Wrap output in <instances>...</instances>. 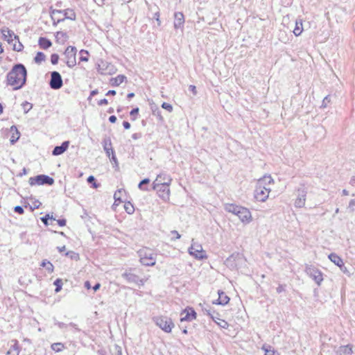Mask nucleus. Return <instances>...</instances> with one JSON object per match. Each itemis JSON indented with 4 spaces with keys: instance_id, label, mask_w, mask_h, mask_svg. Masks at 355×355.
<instances>
[{
    "instance_id": "f257e3e1",
    "label": "nucleus",
    "mask_w": 355,
    "mask_h": 355,
    "mask_svg": "<svg viewBox=\"0 0 355 355\" xmlns=\"http://www.w3.org/2000/svg\"><path fill=\"white\" fill-rule=\"evenodd\" d=\"M27 70L21 63L15 64L6 76L7 85L13 86L14 90L20 89L26 83Z\"/></svg>"
},
{
    "instance_id": "f03ea898",
    "label": "nucleus",
    "mask_w": 355,
    "mask_h": 355,
    "mask_svg": "<svg viewBox=\"0 0 355 355\" xmlns=\"http://www.w3.org/2000/svg\"><path fill=\"white\" fill-rule=\"evenodd\" d=\"M273 183L274 180L270 175H264L260 178L256 184L254 191V198L257 201L265 202L268 198L269 193L271 191V188H266V185Z\"/></svg>"
},
{
    "instance_id": "7ed1b4c3",
    "label": "nucleus",
    "mask_w": 355,
    "mask_h": 355,
    "mask_svg": "<svg viewBox=\"0 0 355 355\" xmlns=\"http://www.w3.org/2000/svg\"><path fill=\"white\" fill-rule=\"evenodd\" d=\"M225 210L237 216L244 223H249L252 221L251 212L245 207L234 204H227L225 205Z\"/></svg>"
},
{
    "instance_id": "20e7f679",
    "label": "nucleus",
    "mask_w": 355,
    "mask_h": 355,
    "mask_svg": "<svg viewBox=\"0 0 355 355\" xmlns=\"http://www.w3.org/2000/svg\"><path fill=\"white\" fill-rule=\"evenodd\" d=\"M140 262L146 266H153L156 263L155 255L148 248L140 250L139 252Z\"/></svg>"
},
{
    "instance_id": "39448f33",
    "label": "nucleus",
    "mask_w": 355,
    "mask_h": 355,
    "mask_svg": "<svg viewBox=\"0 0 355 355\" xmlns=\"http://www.w3.org/2000/svg\"><path fill=\"white\" fill-rule=\"evenodd\" d=\"M155 324L166 333H170L174 327V323L171 318L167 316H156L153 318Z\"/></svg>"
},
{
    "instance_id": "423d86ee",
    "label": "nucleus",
    "mask_w": 355,
    "mask_h": 355,
    "mask_svg": "<svg viewBox=\"0 0 355 355\" xmlns=\"http://www.w3.org/2000/svg\"><path fill=\"white\" fill-rule=\"evenodd\" d=\"M170 182L157 183L153 182V189L157 191L159 196L164 200H169L170 197Z\"/></svg>"
},
{
    "instance_id": "0eeeda50",
    "label": "nucleus",
    "mask_w": 355,
    "mask_h": 355,
    "mask_svg": "<svg viewBox=\"0 0 355 355\" xmlns=\"http://www.w3.org/2000/svg\"><path fill=\"white\" fill-rule=\"evenodd\" d=\"M54 179L47 175H37L34 177H31L28 183L31 186L34 185H49L51 186L54 184Z\"/></svg>"
},
{
    "instance_id": "6e6552de",
    "label": "nucleus",
    "mask_w": 355,
    "mask_h": 355,
    "mask_svg": "<svg viewBox=\"0 0 355 355\" xmlns=\"http://www.w3.org/2000/svg\"><path fill=\"white\" fill-rule=\"evenodd\" d=\"M60 13H63L64 18H62V19L58 18L57 23L64 21L65 19H70V20L74 21L76 19V15L72 9L68 8V9L61 10H56V9L51 8L50 15H51V17L53 20H54V15H55L56 14H60Z\"/></svg>"
},
{
    "instance_id": "1a4fd4ad",
    "label": "nucleus",
    "mask_w": 355,
    "mask_h": 355,
    "mask_svg": "<svg viewBox=\"0 0 355 355\" xmlns=\"http://www.w3.org/2000/svg\"><path fill=\"white\" fill-rule=\"evenodd\" d=\"M76 52H77V49L73 46H67L64 52V54L67 59L66 64L69 68H73V67H75L76 65Z\"/></svg>"
},
{
    "instance_id": "9d476101",
    "label": "nucleus",
    "mask_w": 355,
    "mask_h": 355,
    "mask_svg": "<svg viewBox=\"0 0 355 355\" xmlns=\"http://www.w3.org/2000/svg\"><path fill=\"white\" fill-rule=\"evenodd\" d=\"M132 268L126 270L125 272L121 275V277L129 284H133L139 286H143L144 284V279H141L138 275L132 273Z\"/></svg>"
},
{
    "instance_id": "9b49d317",
    "label": "nucleus",
    "mask_w": 355,
    "mask_h": 355,
    "mask_svg": "<svg viewBox=\"0 0 355 355\" xmlns=\"http://www.w3.org/2000/svg\"><path fill=\"white\" fill-rule=\"evenodd\" d=\"M297 198L295 201V206L297 208H302L304 206L306 197L307 194V189L304 184H301L297 189Z\"/></svg>"
},
{
    "instance_id": "f8f14e48",
    "label": "nucleus",
    "mask_w": 355,
    "mask_h": 355,
    "mask_svg": "<svg viewBox=\"0 0 355 355\" xmlns=\"http://www.w3.org/2000/svg\"><path fill=\"white\" fill-rule=\"evenodd\" d=\"M305 271L306 274L312 278L318 285H320L323 281V277L322 272L317 268L313 266H307Z\"/></svg>"
},
{
    "instance_id": "ddd939ff",
    "label": "nucleus",
    "mask_w": 355,
    "mask_h": 355,
    "mask_svg": "<svg viewBox=\"0 0 355 355\" xmlns=\"http://www.w3.org/2000/svg\"><path fill=\"white\" fill-rule=\"evenodd\" d=\"M49 86L51 89L58 90L63 86V80L60 73L58 71H53L51 72Z\"/></svg>"
},
{
    "instance_id": "4468645a",
    "label": "nucleus",
    "mask_w": 355,
    "mask_h": 355,
    "mask_svg": "<svg viewBox=\"0 0 355 355\" xmlns=\"http://www.w3.org/2000/svg\"><path fill=\"white\" fill-rule=\"evenodd\" d=\"M243 256L240 253H233L225 260V264L230 268H238L239 265L242 262Z\"/></svg>"
},
{
    "instance_id": "2eb2a0df",
    "label": "nucleus",
    "mask_w": 355,
    "mask_h": 355,
    "mask_svg": "<svg viewBox=\"0 0 355 355\" xmlns=\"http://www.w3.org/2000/svg\"><path fill=\"white\" fill-rule=\"evenodd\" d=\"M189 253L200 260L207 258L206 253L202 250V245L200 244H192L189 248Z\"/></svg>"
},
{
    "instance_id": "dca6fc26",
    "label": "nucleus",
    "mask_w": 355,
    "mask_h": 355,
    "mask_svg": "<svg viewBox=\"0 0 355 355\" xmlns=\"http://www.w3.org/2000/svg\"><path fill=\"white\" fill-rule=\"evenodd\" d=\"M180 322L192 321L196 318L197 313L192 307H187L181 313Z\"/></svg>"
},
{
    "instance_id": "f3484780",
    "label": "nucleus",
    "mask_w": 355,
    "mask_h": 355,
    "mask_svg": "<svg viewBox=\"0 0 355 355\" xmlns=\"http://www.w3.org/2000/svg\"><path fill=\"white\" fill-rule=\"evenodd\" d=\"M184 16L182 12H175L174 13L173 26L175 29H180L182 32L184 29Z\"/></svg>"
},
{
    "instance_id": "a211bd4d",
    "label": "nucleus",
    "mask_w": 355,
    "mask_h": 355,
    "mask_svg": "<svg viewBox=\"0 0 355 355\" xmlns=\"http://www.w3.org/2000/svg\"><path fill=\"white\" fill-rule=\"evenodd\" d=\"M1 32L3 39L6 40L8 44H12L14 39L19 41V36L15 35L14 32L8 28L3 29Z\"/></svg>"
},
{
    "instance_id": "6ab92c4d",
    "label": "nucleus",
    "mask_w": 355,
    "mask_h": 355,
    "mask_svg": "<svg viewBox=\"0 0 355 355\" xmlns=\"http://www.w3.org/2000/svg\"><path fill=\"white\" fill-rule=\"evenodd\" d=\"M69 146V141H64L62 143L60 146H56L54 147L52 155L54 156H58L63 154L68 149Z\"/></svg>"
},
{
    "instance_id": "aec40b11",
    "label": "nucleus",
    "mask_w": 355,
    "mask_h": 355,
    "mask_svg": "<svg viewBox=\"0 0 355 355\" xmlns=\"http://www.w3.org/2000/svg\"><path fill=\"white\" fill-rule=\"evenodd\" d=\"M218 298L215 301H213L214 304L226 305L230 302V297L223 292L219 290L218 291Z\"/></svg>"
},
{
    "instance_id": "412c9836",
    "label": "nucleus",
    "mask_w": 355,
    "mask_h": 355,
    "mask_svg": "<svg viewBox=\"0 0 355 355\" xmlns=\"http://www.w3.org/2000/svg\"><path fill=\"white\" fill-rule=\"evenodd\" d=\"M103 149L106 153V155L110 157L112 151H114L112 147V141L110 137H106L103 141Z\"/></svg>"
},
{
    "instance_id": "4be33fe9",
    "label": "nucleus",
    "mask_w": 355,
    "mask_h": 355,
    "mask_svg": "<svg viewBox=\"0 0 355 355\" xmlns=\"http://www.w3.org/2000/svg\"><path fill=\"white\" fill-rule=\"evenodd\" d=\"M329 259H330L331 261H332L336 266H338L340 268V269H342V268H345V266L343 263V259L336 253H331L329 255Z\"/></svg>"
},
{
    "instance_id": "5701e85b",
    "label": "nucleus",
    "mask_w": 355,
    "mask_h": 355,
    "mask_svg": "<svg viewBox=\"0 0 355 355\" xmlns=\"http://www.w3.org/2000/svg\"><path fill=\"white\" fill-rule=\"evenodd\" d=\"M336 353L338 355H350L353 353L352 346L351 345H341L336 351Z\"/></svg>"
},
{
    "instance_id": "b1692460",
    "label": "nucleus",
    "mask_w": 355,
    "mask_h": 355,
    "mask_svg": "<svg viewBox=\"0 0 355 355\" xmlns=\"http://www.w3.org/2000/svg\"><path fill=\"white\" fill-rule=\"evenodd\" d=\"M10 131L12 132V135L10 139V142L11 144H15L20 137V132L15 125L11 126Z\"/></svg>"
},
{
    "instance_id": "393cba45",
    "label": "nucleus",
    "mask_w": 355,
    "mask_h": 355,
    "mask_svg": "<svg viewBox=\"0 0 355 355\" xmlns=\"http://www.w3.org/2000/svg\"><path fill=\"white\" fill-rule=\"evenodd\" d=\"M38 44L41 49H48L52 46V42L49 39L44 37H41L39 39Z\"/></svg>"
},
{
    "instance_id": "a878e982",
    "label": "nucleus",
    "mask_w": 355,
    "mask_h": 355,
    "mask_svg": "<svg viewBox=\"0 0 355 355\" xmlns=\"http://www.w3.org/2000/svg\"><path fill=\"white\" fill-rule=\"evenodd\" d=\"M126 79V77L124 75L119 74L115 78H112L110 79V84L113 87H116L120 85L123 81Z\"/></svg>"
},
{
    "instance_id": "bb28decb",
    "label": "nucleus",
    "mask_w": 355,
    "mask_h": 355,
    "mask_svg": "<svg viewBox=\"0 0 355 355\" xmlns=\"http://www.w3.org/2000/svg\"><path fill=\"white\" fill-rule=\"evenodd\" d=\"M171 178L167 175L166 173H161L159 174L155 180L154 182H157V183H164V182H171Z\"/></svg>"
},
{
    "instance_id": "cd10ccee",
    "label": "nucleus",
    "mask_w": 355,
    "mask_h": 355,
    "mask_svg": "<svg viewBox=\"0 0 355 355\" xmlns=\"http://www.w3.org/2000/svg\"><path fill=\"white\" fill-rule=\"evenodd\" d=\"M40 266L43 267V268H45L46 270L49 272V273H51L53 272V270H54V266L49 261H48L47 259H44L41 264H40Z\"/></svg>"
},
{
    "instance_id": "c85d7f7f",
    "label": "nucleus",
    "mask_w": 355,
    "mask_h": 355,
    "mask_svg": "<svg viewBox=\"0 0 355 355\" xmlns=\"http://www.w3.org/2000/svg\"><path fill=\"white\" fill-rule=\"evenodd\" d=\"M303 31L302 28V21H296L295 22V26L293 30V33L295 36H299L301 35L302 32Z\"/></svg>"
},
{
    "instance_id": "c756f323",
    "label": "nucleus",
    "mask_w": 355,
    "mask_h": 355,
    "mask_svg": "<svg viewBox=\"0 0 355 355\" xmlns=\"http://www.w3.org/2000/svg\"><path fill=\"white\" fill-rule=\"evenodd\" d=\"M55 38L57 41L62 40V43H64L69 38V36L66 32L58 31L55 34Z\"/></svg>"
},
{
    "instance_id": "7c9ffc66",
    "label": "nucleus",
    "mask_w": 355,
    "mask_h": 355,
    "mask_svg": "<svg viewBox=\"0 0 355 355\" xmlns=\"http://www.w3.org/2000/svg\"><path fill=\"white\" fill-rule=\"evenodd\" d=\"M109 158H110V162L112 164L113 168H114L115 170H119V162H118V160L116 157L114 151H112V153H111Z\"/></svg>"
},
{
    "instance_id": "2f4dec72",
    "label": "nucleus",
    "mask_w": 355,
    "mask_h": 355,
    "mask_svg": "<svg viewBox=\"0 0 355 355\" xmlns=\"http://www.w3.org/2000/svg\"><path fill=\"white\" fill-rule=\"evenodd\" d=\"M150 182L149 178H144L138 184V188L140 190L148 191H149V189L148 187H144L146 184H148Z\"/></svg>"
},
{
    "instance_id": "473e14b6",
    "label": "nucleus",
    "mask_w": 355,
    "mask_h": 355,
    "mask_svg": "<svg viewBox=\"0 0 355 355\" xmlns=\"http://www.w3.org/2000/svg\"><path fill=\"white\" fill-rule=\"evenodd\" d=\"M51 348L55 352H60L63 350L64 346L62 343H55L51 345Z\"/></svg>"
},
{
    "instance_id": "72a5a7b5",
    "label": "nucleus",
    "mask_w": 355,
    "mask_h": 355,
    "mask_svg": "<svg viewBox=\"0 0 355 355\" xmlns=\"http://www.w3.org/2000/svg\"><path fill=\"white\" fill-rule=\"evenodd\" d=\"M46 59V55L43 52L39 51L37 53L35 57L34 58V61L37 64H40L42 61H44Z\"/></svg>"
},
{
    "instance_id": "f704fd0d",
    "label": "nucleus",
    "mask_w": 355,
    "mask_h": 355,
    "mask_svg": "<svg viewBox=\"0 0 355 355\" xmlns=\"http://www.w3.org/2000/svg\"><path fill=\"white\" fill-rule=\"evenodd\" d=\"M124 209L128 214H132L135 211V207L130 202H125Z\"/></svg>"
},
{
    "instance_id": "c9c22d12",
    "label": "nucleus",
    "mask_w": 355,
    "mask_h": 355,
    "mask_svg": "<svg viewBox=\"0 0 355 355\" xmlns=\"http://www.w3.org/2000/svg\"><path fill=\"white\" fill-rule=\"evenodd\" d=\"M80 62H87L88 61V60H89V58H88L89 52H88V51L82 49L80 51Z\"/></svg>"
},
{
    "instance_id": "e433bc0d",
    "label": "nucleus",
    "mask_w": 355,
    "mask_h": 355,
    "mask_svg": "<svg viewBox=\"0 0 355 355\" xmlns=\"http://www.w3.org/2000/svg\"><path fill=\"white\" fill-rule=\"evenodd\" d=\"M53 284L55 286V292L58 293L61 291L62 286V281L61 279H56Z\"/></svg>"
},
{
    "instance_id": "4c0bfd02",
    "label": "nucleus",
    "mask_w": 355,
    "mask_h": 355,
    "mask_svg": "<svg viewBox=\"0 0 355 355\" xmlns=\"http://www.w3.org/2000/svg\"><path fill=\"white\" fill-rule=\"evenodd\" d=\"M87 182L92 185L93 188H98L100 186V184L96 183V180L93 175H89L87 178Z\"/></svg>"
},
{
    "instance_id": "58836bf2",
    "label": "nucleus",
    "mask_w": 355,
    "mask_h": 355,
    "mask_svg": "<svg viewBox=\"0 0 355 355\" xmlns=\"http://www.w3.org/2000/svg\"><path fill=\"white\" fill-rule=\"evenodd\" d=\"M21 107L24 109V113H28L33 107V105L28 101H24L21 104Z\"/></svg>"
},
{
    "instance_id": "ea45409f",
    "label": "nucleus",
    "mask_w": 355,
    "mask_h": 355,
    "mask_svg": "<svg viewBox=\"0 0 355 355\" xmlns=\"http://www.w3.org/2000/svg\"><path fill=\"white\" fill-rule=\"evenodd\" d=\"M55 220V218L53 217V216H50L49 214H46L44 216L41 217L40 220L42 221V223L44 224L45 226L49 225V220Z\"/></svg>"
},
{
    "instance_id": "a19ab883",
    "label": "nucleus",
    "mask_w": 355,
    "mask_h": 355,
    "mask_svg": "<svg viewBox=\"0 0 355 355\" xmlns=\"http://www.w3.org/2000/svg\"><path fill=\"white\" fill-rule=\"evenodd\" d=\"M65 256L70 257L72 260L79 259V254L73 251H69L66 252Z\"/></svg>"
},
{
    "instance_id": "79ce46f5",
    "label": "nucleus",
    "mask_w": 355,
    "mask_h": 355,
    "mask_svg": "<svg viewBox=\"0 0 355 355\" xmlns=\"http://www.w3.org/2000/svg\"><path fill=\"white\" fill-rule=\"evenodd\" d=\"M15 344L10 347V349L12 350L13 354L12 355H19V347L18 345V342L17 340H15Z\"/></svg>"
},
{
    "instance_id": "37998d69",
    "label": "nucleus",
    "mask_w": 355,
    "mask_h": 355,
    "mask_svg": "<svg viewBox=\"0 0 355 355\" xmlns=\"http://www.w3.org/2000/svg\"><path fill=\"white\" fill-rule=\"evenodd\" d=\"M202 310L205 313H206V314L209 315L211 318H214L213 311L211 310V308L209 305H207L205 307H202Z\"/></svg>"
},
{
    "instance_id": "c03bdc74",
    "label": "nucleus",
    "mask_w": 355,
    "mask_h": 355,
    "mask_svg": "<svg viewBox=\"0 0 355 355\" xmlns=\"http://www.w3.org/2000/svg\"><path fill=\"white\" fill-rule=\"evenodd\" d=\"M139 107H135L133 108L130 112V114L131 116V119L132 121H135L137 119V115L139 114Z\"/></svg>"
},
{
    "instance_id": "a18cd8bd",
    "label": "nucleus",
    "mask_w": 355,
    "mask_h": 355,
    "mask_svg": "<svg viewBox=\"0 0 355 355\" xmlns=\"http://www.w3.org/2000/svg\"><path fill=\"white\" fill-rule=\"evenodd\" d=\"M59 60V55L57 53H53L51 55V62L52 64L55 65L58 63Z\"/></svg>"
},
{
    "instance_id": "49530a36",
    "label": "nucleus",
    "mask_w": 355,
    "mask_h": 355,
    "mask_svg": "<svg viewBox=\"0 0 355 355\" xmlns=\"http://www.w3.org/2000/svg\"><path fill=\"white\" fill-rule=\"evenodd\" d=\"M161 107H162L163 109H164V110H167V111H168V112H171L173 111V106H172V105H171L170 103H168L164 102V103L162 104Z\"/></svg>"
},
{
    "instance_id": "de8ad7c7",
    "label": "nucleus",
    "mask_w": 355,
    "mask_h": 355,
    "mask_svg": "<svg viewBox=\"0 0 355 355\" xmlns=\"http://www.w3.org/2000/svg\"><path fill=\"white\" fill-rule=\"evenodd\" d=\"M18 42V45H17L16 44H13V50L14 51H18V52H20L23 50V48H24V46L23 44L19 41Z\"/></svg>"
},
{
    "instance_id": "09e8293b",
    "label": "nucleus",
    "mask_w": 355,
    "mask_h": 355,
    "mask_svg": "<svg viewBox=\"0 0 355 355\" xmlns=\"http://www.w3.org/2000/svg\"><path fill=\"white\" fill-rule=\"evenodd\" d=\"M122 192V189H119L117 191H116L114 194V198L115 201H119L123 202V200L121 198L120 194Z\"/></svg>"
},
{
    "instance_id": "8fccbe9b",
    "label": "nucleus",
    "mask_w": 355,
    "mask_h": 355,
    "mask_svg": "<svg viewBox=\"0 0 355 355\" xmlns=\"http://www.w3.org/2000/svg\"><path fill=\"white\" fill-rule=\"evenodd\" d=\"M14 211L19 214H23L24 213V209L23 207L17 205L14 207Z\"/></svg>"
},
{
    "instance_id": "3c124183",
    "label": "nucleus",
    "mask_w": 355,
    "mask_h": 355,
    "mask_svg": "<svg viewBox=\"0 0 355 355\" xmlns=\"http://www.w3.org/2000/svg\"><path fill=\"white\" fill-rule=\"evenodd\" d=\"M159 16H160V14H159V11H157L156 12L154 13V15H153V19H155L157 23V26H161V20L159 19Z\"/></svg>"
},
{
    "instance_id": "603ef678",
    "label": "nucleus",
    "mask_w": 355,
    "mask_h": 355,
    "mask_svg": "<svg viewBox=\"0 0 355 355\" xmlns=\"http://www.w3.org/2000/svg\"><path fill=\"white\" fill-rule=\"evenodd\" d=\"M330 102V97L329 96H326L322 103V107H326L327 106V103Z\"/></svg>"
},
{
    "instance_id": "864d4df0",
    "label": "nucleus",
    "mask_w": 355,
    "mask_h": 355,
    "mask_svg": "<svg viewBox=\"0 0 355 355\" xmlns=\"http://www.w3.org/2000/svg\"><path fill=\"white\" fill-rule=\"evenodd\" d=\"M286 285V284H279L277 288V293H281L282 292L285 291Z\"/></svg>"
},
{
    "instance_id": "5fc2aeb1",
    "label": "nucleus",
    "mask_w": 355,
    "mask_h": 355,
    "mask_svg": "<svg viewBox=\"0 0 355 355\" xmlns=\"http://www.w3.org/2000/svg\"><path fill=\"white\" fill-rule=\"evenodd\" d=\"M354 206H355V199H352L349 201V207H348V208L350 209V211L352 212H353L354 211Z\"/></svg>"
},
{
    "instance_id": "6e6d98bb",
    "label": "nucleus",
    "mask_w": 355,
    "mask_h": 355,
    "mask_svg": "<svg viewBox=\"0 0 355 355\" xmlns=\"http://www.w3.org/2000/svg\"><path fill=\"white\" fill-rule=\"evenodd\" d=\"M57 223L59 226L63 227V226L66 225L67 220L64 218H60V219L57 220Z\"/></svg>"
},
{
    "instance_id": "4d7b16f0",
    "label": "nucleus",
    "mask_w": 355,
    "mask_h": 355,
    "mask_svg": "<svg viewBox=\"0 0 355 355\" xmlns=\"http://www.w3.org/2000/svg\"><path fill=\"white\" fill-rule=\"evenodd\" d=\"M141 137H142V133H141V132H136V133H134L132 135V138L135 140L139 139L141 138Z\"/></svg>"
},
{
    "instance_id": "13d9d810",
    "label": "nucleus",
    "mask_w": 355,
    "mask_h": 355,
    "mask_svg": "<svg viewBox=\"0 0 355 355\" xmlns=\"http://www.w3.org/2000/svg\"><path fill=\"white\" fill-rule=\"evenodd\" d=\"M269 348H270V346ZM265 355H275V351L271 349H265Z\"/></svg>"
},
{
    "instance_id": "bf43d9fd",
    "label": "nucleus",
    "mask_w": 355,
    "mask_h": 355,
    "mask_svg": "<svg viewBox=\"0 0 355 355\" xmlns=\"http://www.w3.org/2000/svg\"><path fill=\"white\" fill-rule=\"evenodd\" d=\"M171 234L175 237V239H179L181 237L180 234L176 230H172Z\"/></svg>"
},
{
    "instance_id": "052dcab7",
    "label": "nucleus",
    "mask_w": 355,
    "mask_h": 355,
    "mask_svg": "<svg viewBox=\"0 0 355 355\" xmlns=\"http://www.w3.org/2000/svg\"><path fill=\"white\" fill-rule=\"evenodd\" d=\"M107 103H108V101H107V99H106V98H103L98 102V105L99 106L107 105Z\"/></svg>"
},
{
    "instance_id": "680f3d73",
    "label": "nucleus",
    "mask_w": 355,
    "mask_h": 355,
    "mask_svg": "<svg viewBox=\"0 0 355 355\" xmlns=\"http://www.w3.org/2000/svg\"><path fill=\"white\" fill-rule=\"evenodd\" d=\"M123 126L125 130H128L130 128L131 125L128 121H124L123 122Z\"/></svg>"
},
{
    "instance_id": "e2e57ef3",
    "label": "nucleus",
    "mask_w": 355,
    "mask_h": 355,
    "mask_svg": "<svg viewBox=\"0 0 355 355\" xmlns=\"http://www.w3.org/2000/svg\"><path fill=\"white\" fill-rule=\"evenodd\" d=\"M59 328L60 329H64V328H66L68 324H65L64 322H58L57 324H56Z\"/></svg>"
},
{
    "instance_id": "0e129e2a",
    "label": "nucleus",
    "mask_w": 355,
    "mask_h": 355,
    "mask_svg": "<svg viewBox=\"0 0 355 355\" xmlns=\"http://www.w3.org/2000/svg\"><path fill=\"white\" fill-rule=\"evenodd\" d=\"M117 119H116V116H114V115H111L110 117H109V121L112 123H114L116 121Z\"/></svg>"
},
{
    "instance_id": "69168bd1",
    "label": "nucleus",
    "mask_w": 355,
    "mask_h": 355,
    "mask_svg": "<svg viewBox=\"0 0 355 355\" xmlns=\"http://www.w3.org/2000/svg\"><path fill=\"white\" fill-rule=\"evenodd\" d=\"M98 89L92 90L90 92V95H89V98H88V100H89L91 98V97L94 96L95 95L98 94Z\"/></svg>"
},
{
    "instance_id": "338daca9",
    "label": "nucleus",
    "mask_w": 355,
    "mask_h": 355,
    "mask_svg": "<svg viewBox=\"0 0 355 355\" xmlns=\"http://www.w3.org/2000/svg\"><path fill=\"white\" fill-rule=\"evenodd\" d=\"M101 287V284L97 282L93 287L92 289L94 292L97 291Z\"/></svg>"
},
{
    "instance_id": "774afa93",
    "label": "nucleus",
    "mask_w": 355,
    "mask_h": 355,
    "mask_svg": "<svg viewBox=\"0 0 355 355\" xmlns=\"http://www.w3.org/2000/svg\"><path fill=\"white\" fill-rule=\"evenodd\" d=\"M349 184L352 186L355 187V175L352 176L349 180Z\"/></svg>"
}]
</instances>
